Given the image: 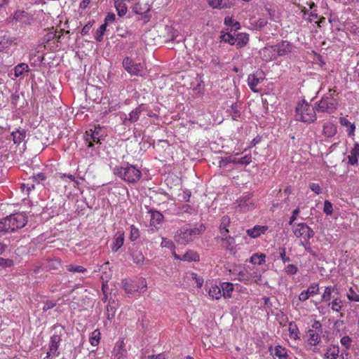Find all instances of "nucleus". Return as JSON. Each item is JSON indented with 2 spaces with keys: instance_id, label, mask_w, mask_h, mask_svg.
Listing matches in <instances>:
<instances>
[{
  "instance_id": "338daca9",
  "label": "nucleus",
  "mask_w": 359,
  "mask_h": 359,
  "mask_svg": "<svg viewBox=\"0 0 359 359\" xmlns=\"http://www.w3.org/2000/svg\"><path fill=\"white\" fill-rule=\"evenodd\" d=\"M340 341L341 344L345 347V348L348 349L351 346L352 340L349 337L345 336L341 339Z\"/></svg>"
},
{
  "instance_id": "de8ad7c7",
  "label": "nucleus",
  "mask_w": 359,
  "mask_h": 359,
  "mask_svg": "<svg viewBox=\"0 0 359 359\" xmlns=\"http://www.w3.org/2000/svg\"><path fill=\"white\" fill-rule=\"evenodd\" d=\"M116 311V308L115 306V302H109L107 306V318L109 320H111V318H113L114 317Z\"/></svg>"
},
{
  "instance_id": "1a4fd4ad",
  "label": "nucleus",
  "mask_w": 359,
  "mask_h": 359,
  "mask_svg": "<svg viewBox=\"0 0 359 359\" xmlns=\"http://www.w3.org/2000/svg\"><path fill=\"white\" fill-rule=\"evenodd\" d=\"M101 130L102 128L98 126H95L93 130L90 129L86 132L83 138L88 147H93L95 143L100 144V140L103 137Z\"/></svg>"
},
{
  "instance_id": "6e6552de",
  "label": "nucleus",
  "mask_w": 359,
  "mask_h": 359,
  "mask_svg": "<svg viewBox=\"0 0 359 359\" xmlns=\"http://www.w3.org/2000/svg\"><path fill=\"white\" fill-rule=\"evenodd\" d=\"M293 233L297 238L302 239L300 242L309 241L314 236V231L306 223L294 224Z\"/></svg>"
},
{
  "instance_id": "a18cd8bd",
  "label": "nucleus",
  "mask_w": 359,
  "mask_h": 359,
  "mask_svg": "<svg viewBox=\"0 0 359 359\" xmlns=\"http://www.w3.org/2000/svg\"><path fill=\"white\" fill-rule=\"evenodd\" d=\"M288 331L291 337L295 339L299 338V329L294 322H290Z\"/></svg>"
},
{
  "instance_id": "49530a36",
  "label": "nucleus",
  "mask_w": 359,
  "mask_h": 359,
  "mask_svg": "<svg viewBox=\"0 0 359 359\" xmlns=\"http://www.w3.org/2000/svg\"><path fill=\"white\" fill-rule=\"evenodd\" d=\"M238 279L245 284H250L249 271L246 269L240 271L238 273Z\"/></svg>"
},
{
  "instance_id": "69168bd1",
  "label": "nucleus",
  "mask_w": 359,
  "mask_h": 359,
  "mask_svg": "<svg viewBox=\"0 0 359 359\" xmlns=\"http://www.w3.org/2000/svg\"><path fill=\"white\" fill-rule=\"evenodd\" d=\"M285 269V272L289 275H294L298 271V268L294 264H288Z\"/></svg>"
},
{
  "instance_id": "f3484780",
  "label": "nucleus",
  "mask_w": 359,
  "mask_h": 359,
  "mask_svg": "<svg viewBox=\"0 0 359 359\" xmlns=\"http://www.w3.org/2000/svg\"><path fill=\"white\" fill-rule=\"evenodd\" d=\"M359 158V143L355 142L347 156L348 164L357 166Z\"/></svg>"
},
{
  "instance_id": "9d476101",
  "label": "nucleus",
  "mask_w": 359,
  "mask_h": 359,
  "mask_svg": "<svg viewBox=\"0 0 359 359\" xmlns=\"http://www.w3.org/2000/svg\"><path fill=\"white\" fill-rule=\"evenodd\" d=\"M7 219L11 225V232L24 227L27 222L26 217L22 213L11 215L7 217Z\"/></svg>"
},
{
  "instance_id": "dca6fc26",
  "label": "nucleus",
  "mask_w": 359,
  "mask_h": 359,
  "mask_svg": "<svg viewBox=\"0 0 359 359\" xmlns=\"http://www.w3.org/2000/svg\"><path fill=\"white\" fill-rule=\"evenodd\" d=\"M319 292V287L316 283L311 284L307 290L302 291L299 296V299L301 302L307 300L310 296L317 294Z\"/></svg>"
},
{
  "instance_id": "20e7f679",
  "label": "nucleus",
  "mask_w": 359,
  "mask_h": 359,
  "mask_svg": "<svg viewBox=\"0 0 359 359\" xmlns=\"http://www.w3.org/2000/svg\"><path fill=\"white\" fill-rule=\"evenodd\" d=\"M316 105L312 107L303 101L296 107L295 118L299 121L312 123L316 120Z\"/></svg>"
},
{
  "instance_id": "6ab92c4d",
  "label": "nucleus",
  "mask_w": 359,
  "mask_h": 359,
  "mask_svg": "<svg viewBox=\"0 0 359 359\" xmlns=\"http://www.w3.org/2000/svg\"><path fill=\"white\" fill-rule=\"evenodd\" d=\"M267 229L268 227L266 226L256 225L252 229H247L246 233L250 237L256 238L264 234Z\"/></svg>"
},
{
  "instance_id": "864d4df0",
  "label": "nucleus",
  "mask_w": 359,
  "mask_h": 359,
  "mask_svg": "<svg viewBox=\"0 0 359 359\" xmlns=\"http://www.w3.org/2000/svg\"><path fill=\"white\" fill-rule=\"evenodd\" d=\"M249 280L250 283H258L261 280V274L259 271L257 270L252 272H249Z\"/></svg>"
},
{
  "instance_id": "a19ab883",
  "label": "nucleus",
  "mask_w": 359,
  "mask_h": 359,
  "mask_svg": "<svg viewBox=\"0 0 359 359\" xmlns=\"http://www.w3.org/2000/svg\"><path fill=\"white\" fill-rule=\"evenodd\" d=\"M339 348L338 346L330 347L327 349L325 356L327 358L337 359L339 357Z\"/></svg>"
},
{
  "instance_id": "680f3d73",
  "label": "nucleus",
  "mask_w": 359,
  "mask_h": 359,
  "mask_svg": "<svg viewBox=\"0 0 359 359\" xmlns=\"http://www.w3.org/2000/svg\"><path fill=\"white\" fill-rule=\"evenodd\" d=\"M299 245L304 246L306 251L312 255L313 257H317V254L312 250L310 245L309 241H307L306 242H300Z\"/></svg>"
},
{
  "instance_id": "423d86ee",
  "label": "nucleus",
  "mask_w": 359,
  "mask_h": 359,
  "mask_svg": "<svg viewBox=\"0 0 359 359\" xmlns=\"http://www.w3.org/2000/svg\"><path fill=\"white\" fill-rule=\"evenodd\" d=\"M239 155V153H236L234 155L229 156L225 158H219V168H225L228 164H238L241 165H248L252 162V156L251 154H247L241 158H238L237 156Z\"/></svg>"
},
{
  "instance_id": "7ed1b4c3",
  "label": "nucleus",
  "mask_w": 359,
  "mask_h": 359,
  "mask_svg": "<svg viewBox=\"0 0 359 359\" xmlns=\"http://www.w3.org/2000/svg\"><path fill=\"white\" fill-rule=\"evenodd\" d=\"M336 90L330 88L328 92L315 104L318 113H333L338 107V101L334 98Z\"/></svg>"
},
{
  "instance_id": "0e129e2a",
  "label": "nucleus",
  "mask_w": 359,
  "mask_h": 359,
  "mask_svg": "<svg viewBox=\"0 0 359 359\" xmlns=\"http://www.w3.org/2000/svg\"><path fill=\"white\" fill-rule=\"evenodd\" d=\"M279 257L283 263H286L290 261L289 257H287L285 255V248H280L278 249Z\"/></svg>"
},
{
  "instance_id": "39448f33",
  "label": "nucleus",
  "mask_w": 359,
  "mask_h": 359,
  "mask_svg": "<svg viewBox=\"0 0 359 359\" xmlns=\"http://www.w3.org/2000/svg\"><path fill=\"white\" fill-rule=\"evenodd\" d=\"M53 334L50 337V341L48 346V351L46 356L43 359H50V357H57L60 355L58 348L62 341V335L65 329L60 325H55L53 328Z\"/></svg>"
},
{
  "instance_id": "a878e982",
  "label": "nucleus",
  "mask_w": 359,
  "mask_h": 359,
  "mask_svg": "<svg viewBox=\"0 0 359 359\" xmlns=\"http://www.w3.org/2000/svg\"><path fill=\"white\" fill-rule=\"evenodd\" d=\"M249 41V35L246 33L236 34V46L237 48L245 46Z\"/></svg>"
},
{
  "instance_id": "bb28decb",
  "label": "nucleus",
  "mask_w": 359,
  "mask_h": 359,
  "mask_svg": "<svg viewBox=\"0 0 359 359\" xmlns=\"http://www.w3.org/2000/svg\"><path fill=\"white\" fill-rule=\"evenodd\" d=\"M327 306L335 312H341L344 308V302L339 297L333 298L332 302L327 303Z\"/></svg>"
},
{
  "instance_id": "37998d69",
  "label": "nucleus",
  "mask_w": 359,
  "mask_h": 359,
  "mask_svg": "<svg viewBox=\"0 0 359 359\" xmlns=\"http://www.w3.org/2000/svg\"><path fill=\"white\" fill-rule=\"evenodd\" d=\"M61 36H57L56 33L54 32H49L46 34H45L43 38L41 39V44L46 45L50 41L53 40L55 38H57L58 40L60 39Z\"/></svg>"
},
{
  "instance_id": "3c124183",
  "label": "nucleus",
  "mask_w": 359,
  "mask_h": 359,
  "mask_svg": "<svg viewBox=\"0 0 359 359\" xmlns=\"http://www.w3.org/2000/svg\"><path fill=\"white\" fill-rule=\"evenodd\" d=\"M107 25L106 24H103L102 25L97 29V32H96V35H95V39L96 41H99V42H101L103 39V36H104V32H106V28H107Z\"/></svg>"
},
{
  "instance_id": "aec40b11",
  "label": "nucleus",
  "mask_w": 359,
  "mask_h": 359,
  "mask_svg": "<svg viewBox=\"0 0 359 359\" xmlns=\"http://www.w3.org/2000/svg\"><path fill=\"white\" fill-rule=\"evenodd\" d=\"M207 1L212 8L224 9L230 8L231 6L229 0H207Z\"/></svg>"
},
{
  "instance_id": "f257e3e1",
  "label": "nucleus",
  "mask_w": 359,
  "mask_h": 359,
  "mask_svg": "<svg viewBox=\"0 0 359 359\" xmlns=\"http://www.w3.org/2000/svg\"><path fill=\"white\" fill-rule=\"evenodd\" d=\"M114 173L121 180L131 184L137 182L142 177L141 171L128 163H125L119 167H115Z\"/></svg>"
},
{
  "instance_id": "603ef678",
  "label": "nucleus",
  "mask_w": 359,
  "mask_h": 359,
  "mask_svg": "<svg viewBox=\"0 0 359 359\" xmlns=\"http://www.w3.org/2000/svg\"><path fill=\"white\" fill-rule=\"evenodd\" d=\"M265 11H266L269 18L271 20L276 21L277 20L278 15L275 7L273 6H265Z\"/></svg>"
},
{
  "instance_id": "7c9ffc66",
  "label": "nucleus",
  "mask_w": 359,
  "mask_h": 359,
  "mask_svg": "<svg viewBox=\"0 0 359 359\" xmlns=\"http://www.w3.org/2000/svg\"><path fill=\"white\" fill-rule=\"evenodd\" d=\"M151 213V221L150 224L151 226L161 224L163 220V215L157 210H149Z\"/></svg>"
},
{
  "instance_id": "ea45409f",
  "label": "nucleus",
  "mask_w": 359,
  "mask_h": 359,
  "mask_svg": "<svg viewBox=\"0 0 359 359\" xmlns=\"http://www.w3.org/2000/svg\"><path fill=\"white\" fill-rule=\"evenodd\" d=\"M222 240L225 243L224 248L230 251L233 250L235 245V239L233 237L230 236L227 234L224 236H222Z\"/></svg>"
},
{
  "instance_id": "473e14b6",
  "label": "nucleus",
  "mask_w": 359,
  "mask_h": 359,
  "mask_svg": "<svg viewBox=\"0 0 359 359\" xmlns=\"http://www.w3.org/2000/svg\"><path fill=\"white\" fill-rule=\"evenodd\" d=\"M14 76L15 77H20L25 72H29V68L27 64L22 62L18 64L14 67Z\"/></svg>"
},
{
  "instance_id": "f8f14e48",
  "label": "nucleus",
  "mask_w": 359,
  "mask_h": 359,
  "mask_svg": "<svg viewBox=\"0 0 359 359\" xmlns=\"http://www.w3.org/2000/svg\"><path fill=\"white\" fill-rule=\"evenodd\" d=\"M275 48L278 56H285L291 53L295 48V46L287 41H282L275 45Z\"/></svg>"
},
{
  "instance_id": "09e8293b",
  "label": "nucleus",
  "mask_w": 359,
  "mask_h": 359,
  "mask_svg": "<svg viewBox=\"0 0 359 359\" xmlns=\"http://www.w3.org/2000/svg\"><path fill=\"white\" fill-rule=\"evenodd\" d=\"M11 232V225L7 217L0 221V234Z\"/></svg>"
},
{
  "instance_id": "052dcab7",
  "label": "nucleus",
  "mask_w": 359,
  "mask_h": 359,
  "mask_svg": "<svg viewBox=\"0 0 359 359\" xmlns=\"http://www.w3.org/2000/svg\"><path fill=\"white\" fill-rule=\"evenodd\" d=\"M67 270L70 272L74 273H84L86 271V269L81 266H77V265H69L68 266Z\"/></svg>"
},
{
  "instance_id": "412c9836",
  "label": "nucleus",
  "mask_w": 359,
  "mask_h": 359,
  "mask_svg": "<svg viewBox=\"0 0 359 359\" xmlns=\"http://www.w3.org/2000/svg\"><path fill=\"white\" fill-rule=\"evenodd\" d=\"M306 341L310 345L316 346L320 341L319 333L313 329L309 330L306 334Z\"/></svg>"
},
{
  "instance_id": "393cba45",
  "label": "nucleus",
  "mask_w": 359,
  "mask_h": 359,
  "mask_svg": "<svg viewBox=\"0 0 359 359\" xmlns=\"http://www.w3.org/2000/svg\"><path fill=\"white\" fill-rule=\"evenodd\" d=\"M11 135L13 136V142L19 144L26 137V130L25 129H16V130L12 132Z\"/></svg>"
},
{
  "instance_id": "58836bf2",
  "label": "nucleus",
  "mask_w": 359,
  "mask_h": 359,
  "mask_svg": "<svg viewBox=\"0 0 359 359\" xmlns=\"http://www.w3.org/2000/svg\"><path fill=\"white\" fill-rule=\"evenodd\" d=\"M252 264L262 265L266 262V255L263 253H256L252 255L250 260Z\"/></svg>"
},
{
  "instance_id": "2f4dec72",
  "label": "nucleus",
  "mask_w": 359,
  "mask_h": 359,
  "mask_svg": "<svg viewBox=\"0 0 359 359\" xmlns=\"http://www.w3.org/2000/svg\"><path fill=\"white\" fill-rule=\"evenodd\" d=\"M114 6L119 17H123L126 14L128 8L123 0H114Z\"/></svg>"
},
{
  "instance_id": "2eb2a0df",
  "label": "nucleus",
  "mask_w": 359,
  "mask_h": 359,
  "mask_svg": "<svg viewBox=\"0 0 359 359\" xmlns=\"http://www.w3.org/2000/svg\"><path fill=\"white\" fill-rule=\"evenodd\" d=\"M259 53L265 61L272 60L278 56L275 45L264 47L260 50Z\"/></svg>"
},
{
  "instance_id": "13d9d810",
  "label": "nucleus",
  "mask_w": 359,
  "mask_h": 359,
  "mask_svg": "<svg viewBox=\"0 0 359 359\" xmlns=\"http://www.w3.org/2000/svg\"><path fill=\"white\" fill-rule=\"evenodd\" d=\"M140 237V231L134 225L130 226V239L133 241H136Z\"/></svg>"
},
{
  "instance_id": "b1692460",
  "label": "nucleus",
  "mask_w": 359,
  "mask_h": 359,
  "mask_svg": "<svg viewBox=\"0 0 359 359\" xmlns=\"http://www.w3.org/2000/svg\"><path fill=\"white\" fill-rule=\"evenodd\" d=\"M337 126L330 122L323 125V134L327 137H334L337 133Z\"/></svg>"
},
{
  "instance_id": "cd10ccee",
  "label": "nucleus",
  "mask_w": 359,
  "mask_h": 359,
  "mask_svg": "<svg viewBox=\"0 0 359 359\" xmlns=\"http://www.w3.org/2000/svg\"><path fill=\"white\" fill-rule=\"evenodd\" d=\"M339 123L341 126L347 128L346 132L348 136H353L355 135V126L354 123H351L344 117L339 118Z\"/></svg>"
},
{
  "instance_id": "c756f323",
  "label": "nucleus",
  "mask_w": 359,
  "mask_h": 359,
  "mask_svg": "<svg viewBox=\"0 0 359 359\" xmlns=\"http://www.w3.org/2000/svg\"><path fill=\"white\" fill-rule=\"evenodd\" d=\"M220 41L227 43L231 46L236 45V33L231 32H221Z\"/></svg>"
},
{
  "instance_id": "f03ea898",
  "label": "nucleus",
  "mask_w": 359,
  "mask_h": 359,
  "mask_svg": "<svg viewBox=\"0 0 359 359\" xmlns=\"http://www.w3.org/2000/svg\"><path fill=\"white\" fill-rule=\"evenodd\" d=\"M204 230L203 224L200 227L194 228H190L188 225L184 226L176 231L175 241L181 245H187L201 235Z\"/></svg>"
},
{
  "instance_id": "4d7b16f0",
  "label": "nucleus",
  "mask_w": 359,
  "mask_h": 359,
  "mask_svg": "<svg viewBox=\"0 0 359 359\" xmlns=\"http://www.w3.org/2000/svg\"><path fill=\"white\" fill-rule=\"evenodd\" d=\"M347 298L352 302H359V294H357L352 287H350L347 293Z\"/></svg>"
},
{
  "instance_id": "5701e85b",
  "label": "nucleus",
  "mask_w": 359,
  "mask_h": 359,
  "mask_svg": "<svg viewBox=\"0 0 359 359\" xmlns=\"http://www.w3.org/2000/svg\"><path fill=\"white\" fill-rule=\"evenodd\" d=\"M150 9L151 6L147 2L141 1L136 3L133 8V11L137 15H143L149 11Z\"/></svg>"
},
{
  "instance_id": "bf43d9fd",
  "label": "nucleus",
  "mask_w": 359,
  "mask_h": 359,
  "mask_svg": "<svg viewBox=\"0 0 359 359\" xmlns=\"http://www.w3.org/2000/svg\"><path fill=\"white\" fill-rule=\"evenodd\" d=\"M323 212L326 215H331L333 212L332 204L330 201H325Z\"/></svg>"
},
{
  "instance_id": "e433bc0d",
  "label": "nucleus",
  "mask_w": 359,
  "mask_h": 359,
  "mask_svg": "<svg viewBox=\"0 0 359 359\" xmlns=\"http://www.w3.org/2000/svg\"><path fill=\"white\" fill-rule=\"evenodd\" d=\"M123 287L125 290L126 292H127L128 294L132 295L137 292V290H138L137 287H136V283H134L133 281H124L123 283Z\"/></svg>"
},
{
  "instance_id": "ddd939ff",
  "label": "nucleus",
  "mask_w": 359,
  "mask_h": 359,
  "mask_svg": "<svg viewBox=\"0 0 359 359\" xmlns=\"http://www.w3.org/2000/svg\"><path fill=\"white\" fill-rule=\"evenodd\" d=\"M130 255L134 264L142 266L147 264L149 260L146 259L141 250L137 247H133L130 249Z\"/></svg>"
},
{
  "instance_id": "72a5a7b5",
  "label": "nucleus",
  "mask_w": 359,
  "mask_h": 359,
  "mask_svg": "<svg viewBox=\"0 0 359 359\" xmlns=\"http://www.w3.org/2000/svg\"><path fill=\"white\" fill-rule=\"evenodd\" d=\"M209 295L212 299H219L222 296L221 285H211L208 290Z\"/></svg>"
},
{
  "instance_id": "8fccbe9b",
  "label": "nucleus",
  "mask_w": 359,
  "mask_h": 359,
  "mask_svg": "<svg viewBox=\"0 0 359 359\" xmlns=\"http://www.w3.org/2000/svg\"><path fill=\"white\" fill-rule=\"evenodd\" d=\"M241 107L237 103L232 104L231 109V115L233 120H237L241 116Z\"/></svg>"
},
{
  "instance_id": "5fc2aeb1",
  "label": "nucleus",
  "mask_w": 359,
  "mask_h": 359,
  "mask_svg": "<svg viewBox=\"0 0 359 359\" xmlns=\"http://www.w3.org/2000/svg\"><path fill=\"white\" fill-rule=\"evenodd\" d=\"M133 282L136 283V287L138 288V290H137V292L141 293L146 291L147 283L145 279L140 278L138 281Z\"/></svg>"
},
{
  "instance_id": "e2e57ef3",
  "label": "nucleus",
  "mask_w": 359,
  "mask_h": 359,
  "mask_svg": "<svg viewBox=\"0 0 359 359\" xmlns=\"http://www.w3.org/2000/svg\"><path fill=\"white\" fill-rule=\"evenodd\" d=\"M286 353L287 350L281 346H276L274 348V355L278 358L280 357V355H283Z\"/></svg>"
},
{
  "instance_id": "4be33fe9",
  "label": "nucleus",
  "mask_w": 359,
  "mask_h": 359,
  "mask_svg": "<svg viewBox=\"0 0 359 359\" xmlns=\"http://www.w3.org/2000/svg\"><path fill=\"white\" fill-rule=\"evenodd\" d=\"M250 196L241 198L238 201V206L243 211H249L254 208V203L251 201Z\"/></svg>"
},
{
  "instance_id": "c9c22d12",
  "label": "nucleus",
  "mask_w": 359,
  "mask_h": 359,
  "mask_svg": "<svg viewBox=\"0 0 359 359\" xmlns=\"http://www.w3.org/2000/svg\"><path fill=\"white\" fill-rule=\"evenodd\" d=\"M230 224V219L227 216H224L221 219V224L219 226V231L222 236H226L229 233V229L227 227Z\"/></svg>"
},
{
  "instance_id": "4468645a",
  "label": "nucleus",
  "mask_w": 359,
  "mask_h": 359,
  "mask_svg": "<svg viewBox=\"0 0 359 359\" xmlns=\"http://www.w3.org/2000/svg\"><path fill=\"white\" fill-rule=\"evenodd\" d=\"M147 107L144 104H140L135 109L130 111L128 117L125 118V119L123 120V124L127 125L128 122L131 123L136 122L139 119L141 113L145 111Z\"/></svg>"
},
{
  "instance_id": "f704fd0d",
  "label": "nucleus",
  "mask_w": 359,
  "mask_h": 359,
  "mask_svg": "<svg viewBox=\"0 0 359 359\" xmlns=\"http://www.w3.org/2000/svg\"><path fill=\"white\" fill-rule=\"evenodd\" d=\"M182 260L187 262H197L199 261V255L196 252L189 250L182 256Z\"/></svg>"
},
{
  "instance_id": "4c0bfd02",
  "label": "nucleus",
  "mask_w": 359,
  "mask_h": 359,
  "mask_svg": "<svg viewBox=\"0 0 359 359\" xmlns=\"http://www.w3.org/2000/svg\"><path fill=\"white\" fill-rule=\"evenodd\" d=\"M123 243L124 236L123 233H121L115 237L113 245L111 246V250L113 252H117L122 247Z\"/></svg>"
},
{
  "instance_id": "9b49d317",
  "label": "nucleus",
  "mask_w": 359,
  "mask_h": 359,
  "mask_svg": "<svg viewBox=\"0 0 359 359\" xmlns=\"http://www.w3.org/2000/svg\"><path fill=\"white\" fill-rule=\"evenodd\" d=\"M265 79V74L262 70H257L248 77V84L250 90L255 93L259 92L257 86Z\"/></svg>"
},
{
  "instance_id": "79ce46f5",
  "label": "nucleus",
  "mask_w": 359,
  "mask_h": 359,
  "mask_svg": "<svg viewBox=\"0 0 359 359\" xmlns=\"http://www.w3.org/2000/svg\"><path fill=\"white\" fill-rule=\"evenodd\" d=\"M12 43L13 40L11 37L6 35L0 36V52L8 48Z\"/></svg>"
},
{
  "instance_id": "c85d7f7f",
  "label": "nucleus",
  "mask_w": 359,
  "mask_h": 359,
  "mask_svg": "<svg viewBox=\"0 0 359 359\" xmlns=\"http://www.w3.org/2000/svg\"><path fill=\"white\" fill-rule=\"evenodd\" d=\"M222 296L224 298L231 297L233 291V285L231 283L225 282L220 284Z\"/></svg>"
},
{
  "instance_id": "a211bd4d",
  "label": "nucleus",
  "mask_w": 359,
  "mask_h": 359,
  "mask_svg": "<svg viewBox=\"0 0 359 359\" xmlns=\"http://www.w3.org/2000/svg\"><path fill=\"white\" fill-rule=\"evenodd\" d=\"M339 294V290L336 287V285H329L325 287L324 290V292L321 296V302L328 303L331 299L335 298L334 296H332V294Z\"/></svg>"
},
{
  "instance_id": "6e6d98bb",
  "label": "nucleus",
  "mask_w": 359,
  "mask_h": 359,
  "mask_svg": "<svg viewBox=\"0 0 359 359\" xmlns=\"http://www.w3.org/2000/svg\"><path fill=\"white\" fill-rule=\"evenodd\" d=\"M224 24L226 25L231 26L234 28V30L236 31L237 29H240V24L238 22L234 20L231 18L226 17L224 19Z\"/></svg>"
},
{
  "instance_id": "0eeeda50",
  "label": "nucleus",
  "mask_w": 359,
  "mask_h": 359,
  "mask_svg": "<svg viewBox=\"0 0 359 359\" xmlns=\"http://www.w3.org/2000/svg\"><path fill=\"white\" fill-rule=\"evenodd\" d=\"M123 67L131 76H143L146 72L143 64L135 62L128 57L123 59Z\"/></svg>"
},
{
  "instance_id": "774afa93",
  "label": "nucleus",
  "mask_w": 359,
  "mask_h": 359,
  "mask_svg": "<svg viewBox=\"0 0 359 359\" xmlns=\"http://www.w3.org/2000/svg\"><path fill=\"white\" fill-rule=\"evenodd\" d=\"M34 181L39 183L40 182L44 181L46 179V176L43 172H38L33 175Z\"/></svg>"
},
{
  "instance_id": "c03bdc74",
  "label": "nucleus",
  "mask_w": 359,
  "mask_h": 359,
  "mask_svg": "<svg viewBox=\"0 0 359 359\" xmlns=\"http://www.w3.org/2000/svg\"><path fill=\"white\" fill-rule=\"evenodd\" d=\"M100 340V332L99 330H95L92 333L89 339L90 344L93 346H96L99 344Z\"/></svg>"
}]
</instances>
